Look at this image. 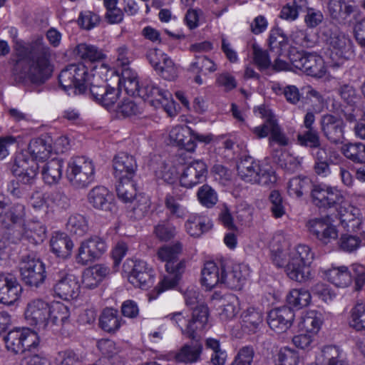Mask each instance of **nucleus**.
<instances>
[{
  "label": "nucleus",
  "instance_id": "f257e3e1",
  "mask_svg": "<svg viewBox=\"0 0 365 365\" xmlns=\"http://www.w3.org/2000/svg\"><path fill=\"white\" fill-rule=\"evenodd\" d=\"M98 78L102 81H114L119 88H124L130 96H138L145 101H148L155 108L162 107L169 116L177 114L175 101L170 91L158 86L150 80L146 79L140 83L137 73L125 68L120 71L110 69L108 64H101L96 67Z\"/></svg>",
  "mask_w": 365,
  "mask_h": 365
},
{
  "label": "nucleus",
  "instance_id": "f03ea898",
  "mask_svg": "<svg viewBox=\"0 0 365 365\" xmlns=\"http://www.w3.org/2000/svg\"><path fill=\"white\" fill-rule=\"evenodd\" d=\"M287 241L282 232L276 233L271 242V258L273 263L282 267L286 275L292 281L306 283L313 277L311 265L314 259L312 248L304 244L286 249Z\"/></svg>",
  "mask_w": 365,
  "mask_h": 365
},
{
  "label": "nucleus",
  "instance_id": "7ed1b4c3",
  "mask_svg": "<svg viewBox=\"0 0 365 365\" xmlns=\"http://www.w3.org/2000/svg\"><path fill=\"white\" fill-rule=\"evenodd\" d=\"M13 47L19 58L13 70L16 78L21 80L29 79L35 83H42L51 76L53 72L51 63V51L42 38H38L31 44V49L38 53L32 57L29 65L26 66H23L22 60L28 56L29 47L18 38L14 39Z\"/></svg>",
  "mask_w": 365,
  "mask_h": 365
},
{
  "label": "nucleus",
  "instance_id": "20e7f679",
  "mask_svg": "<svg viewBox=\"0 0 365 365\" xmlns=\"http://www.w3.org/2000/svg\"><path fill=\"white\" fill-rule=\"evenodd\" d=\"M185 304L192 309L175 312L165 317L171 324L178 328L182 334L188 338L195 339L207 325L208 321V309L200 302L199 292L194 287H188L184 292Z\"/></svg>",
  "mask_w": 365,
  "mask_h": 365
},
{
  "label": "nucleus",
  "instance_id": "39448f33",
  "mask_svg": "<svg viewBox=\"0 0 365 365\" xmlns=\"http://www.w3.org/2000/svg\"><path fill=\"white\" fill-rule=\"evenodd\" d=\"M312 197L319 207L336 206L340 222L348 231H356L361 222L360 210L343 200L341 192L336 187L326 184L314 185L312 190Z\"/></svg>",
  "mask_w": 365,
  "mask_h": 365
},
{
  "label": "nucleus",
  "instance_id": "423d86ee",
  "mask_svg": "<svg viewBox=\"0 0 365 365\" xmlns=\"http://www.w3.org/2000/svg\"><path fill=\"white\" fill-rule=\"evenodd\" d=\"M60 86L68 96H75L85 93L88 88L102 81L98 78V73L92 71L83 63H73L64 68L58 75Z\"/></svg>",
  "mask_w": 365,
  "mask_h": 365
},
{
  "label": "nucleus",
  "instance_id": "0eeeda50",
  "mask_svg": "<svg viewBox=\"0 0 365 365\" xmlns=\"http://www.w3.org/2000/svg\"><path fill=\"white\" fill-rule=\"evenodd\" d=\"M320 34L329 47V66L334 69L339 68L349 57L351 41L348 35L331 24L322 27Z\"/></svg>",
  "mask_w": 365,
  "mask_h": 365
},
{
  "label": "nucleus",
  "instance_id": "6e6552de",
  "mask_svg": "<svg viewBox=\"0 0 365 365\" xmlns=\"http://www.w3.org/2000/svg\"><path fill=\"white\" fill-rule=\"evenodd\" d=\"M95 173V165L91 159L85 156H76L68 162L66 176L73 187L82 189L94 181Z\"/></svg>",
  "mask_w": 365,
  "mask_h": 365
},
{
  "label": "nucleus",
  "instance_id": "1a4fd4ad",
  "mask_svg": "<svg viewBox=\"0 0 365 365\" xmlns=\"http://www.w3.org/2000/svg\"><path fill=\"white\" fill-rule=\"evenodd\" d=\"M237 171L243 180L250 183L268 185L277 180L270 165L255 160L252 158L242 160L237 165Z\"/></svg>",
  "mask_w": 365,
  "mask_h": 365
},
{
  "label": "nucleus",
  "instance_id": "9d476101",
  "mask_svg": "<svg viewBox=\"0 0 365 365\" xmlns=\"http://www.w3.org/2000/svg\"><path fill=\"white\" fill-rule=\"evenodd\" d=\"M289 59L294 68L308 76L321 78L327 73L324 60L317 53L297 52L291 53Z\"/></svg>",
  "mask_w": 365,
  "mask_h": 365
},
{
  "label": "nucleus",
  "instance_id": "9b49d317",
  "mask_svg": "<svg viewBox=\"0 0 365 365\" xmlns=\"http://www.w3.org/2000/svg\"><path fill=\"white\" fill-rule=\"evenodd\" d=\"M123 269L128 282L135 287L146 289L153 283V269L143 260L127 259Z\"/></svg>",
  "mask_w": 365,
  "mask_h": 365
},
{
  "label": "nucleus",
  "instance_id": "f8f14e48",
  "mask_svg": "<svg viewBox=\"0 0 365 365\" xmlns=\"http://www.w3.org/2000/svg\"><path fill=\"white\" fill-rule=\"evenodd\" d=\"M19 271L23 282L31 287H39L46 278L44 263L41 259L31 256L22 258L19 264Z\"/></svg>",
  "mask_w": 365,
  "mask_h": 365
},
{
  "label": "nucleus",
  "instance_id": "ddd939ff",
  "mask_svg": "<svg viewBox=\"0 0 365 365\" xmlns=\"http://www.w3.org/2000/svg\"><path fill=\"white\" fill-rule=\"evenodd\" d=\"M307 227L309 233L321 245L331 247L338 242V229L329 217L311 220Z\"/></svg>",
  "mask_w": 365,
  "mask_h": 365
},
{
  "label": "nucleus",
  "instance_id": "4468645a",
  "mask_svg": "<svg viewBox=\"0 0 365 365\" xmlns=\"http://www.w3.org/2000/svg\"><path fill=\"white\" fill-rule=\"evenodd\" d=\"M107 250L106 242L98 237L93 236L82 240L75 256L78 264L83 265L98 259Z\"/></svg>",
  "mask_w": 365,
  "mask_h": 365
},
{
  "label": "nucleus",
  "instance_id": "2eb2a0df",
  "mask_svg": "<svg viewBox=\"0 0 365 365\" xmlns=\"http://www.w3.org/2000/svg\"><path fill=\"white\" fill-rule=\"evenodd\" d=\"M49 302L43 299H34L29 301L25 308L24 318L26 322L38 329L48 328Z\"/></svg>",
  "mask_w": 365,
  "mask_h": 365
},
{
  "label": "nucleus",
  "instance_id": "dca6fc26",
  "mask_svg": "<svg viewBox=\"0 0 365 365\" xmlns=\"http://www.w3.org/2000/svg\"><path fill=\"white\" fill-rule=\"evenodd\" d=\"M38 168V163L26 158V153H19L16 155L12 171L20 182L31 185L36 180Z\"/></svg>",
  "mask_w": 365,
  "mask_h": 365
},
{
  "label": "nucleus",
  "instance_id": "f3484780",
  "mask_svg": "<svg viewBox=\"0 0 365 365\" xmlns=\"http://www.w3.org/2000/svg\"><path fill=\"white\" fill-rule=\"evenodd\" d=\"M88 203L96 210L113 216L117 211L113 195L103 186L92 188L87 196Z\"/></svg>",
  "mask_w": 365,
  "mask_h": 365
},
{
  "label": "nucleus",
  "instance_id": "a211bd4d",
  "mask_svg": "<svg viewBox=\"0 0 365 365\" xmlns=\"http://www.w3.org/2000/svg\"><path fill=\"white\" fill-rule=\"evenodd\" d=\"M192 130L186 125H175L168 128L163 133V138L167 144L179 146L187 151L193 152L196 144L193 143L190 136Z\"/></svg>",
  "mask_w": 365,
  "mask_h": 365
},
{
  "label": "nucleus",
  "instance_id": "6ab92c4d",
  "mask_svg": "<svg viewBox=\"0 0 365 365\" xmlns=\"http://www.w3.org/2000/svg\"><path fill=\"white\" fill-rule=\"evenodd\" d=\"M79 282L74 274L61 272L53 287V294L63 300H71L78 297Z\"/></svg>",
  "mask_w": 365,
  "mask_h": 365
},
{
  "label": "nucleus",
  "instance_id": "aec40b11",
  "mask_svg": "<svg viewBox=\"0 0 365 365\" xmlns=\"http://www.w3.org/2000/svg\"><path fill=\"white\" fill-rule=\"evenodd\" d=\"M22 287L16 277L9 273L0 274V303L13 304L20 299Z\"/></svg>",
  "mask_w": 365,
  "mask_h": 365
},
{
  "label": "nucleus",
  "instance_id": "412c9836",
  "mask_svg": "<svg viewBox=\"0 0 365 365\" xmlns=\"http://www.w3.org/2000/svg\"><path fill=\"white\" fill-rule=\"evenodd\" d=\"M102 81H98L91 88V94L94 100L107 110L114 111L117 106L115 103L119 98L120 91L110 84L101 85Z\"/></svg>",
  "mask_w": 365,
  "mask_h": 365
},
{
  "label": "nucleus",
  "instance_id": "4be33fe9",
  "mask_svg": "<svg viewBox=\"0 0 365 365\" xmlns=\"http://www.w3.org/2000/svg\"><path fill=\"white\" fill-rule=\"evenodd\" d=\"M294 313L290 308L282 307L271 310L268 314L267 322L269 327L277 333H284L292 326Z\"/></svg>",
  "mask_w": 365,
  "mask_h": 365
},
{
  "label": "nucleus",
  "instance_id": "5701e85b",
  "mask_svg": "<svg viewBox=\"0 0 365 365\" xmlns=\"http://www.w3.org/2000/svg\"><path fill=\"white\" fill-rule=\"evenodd\" d=\"M26 216L25 206L22 204H14L6 207V204L0 200V223L4 227L18 225L23 227Z\"/></svg>",
  "mask_w": 365,
  "mask_h": 365
},
{
  "label": "nucleus",
  "instance_id": "b1692460",
  "mask_svg": "<svg viewBox=\"0 0 365 365\" xmlns=\"http://www.w3.org/2000/svg\"><path fill=\"white\" fill-rule=\"evenodd\" d=\"M324 315L317 310H308L298 319L297 327L299 332H306L317 336L324 324Z\"/></svg>",
  "mask_w": 365,
  "mask_h": 365
},
{
  "label": "nucleus",
  "instance_id": "393cba45",
  "mask_svg": "<svg viewBox=\"0 0 365 365\" xmlns=\"http://www.w3.org/2000/svg\"><path fill=\"white\" fill-rule=\"evenodd\" d=\"M207 174V166L203 161L192 162L183 170L180 178L182 186L192 187L205 180Z\"/></svg>",
  "mask_w": 365,
  "mask_h": 365
},
{
  "label": "nucleus",
  "instance_id": "a878e982",
  "mask_svg": "<svg viewBox=\"0 0 365 365\" xmlns=\"http://www.w3.org/2000/svg\"><path fill=\"white\" fill-rule=\"evenodd\" d=\"M51 140L48 138H35L30 141L28 148L21 153H26V158L34 162L44 163L51 153Z\"/></svg>",
  "mask_w": 365,
  "mask_h": 365
},
{
  "label": "nucleus",
  "instance_id": "bb28decb",
  "mask_svg": "<svg viewBox=\"0 0 365 365\" xmlns=\"http://www.w3.org/2000/svg\"><path fill=\"white\" fill-rule=\"evenodd\" d=\"M113 167L116 178H133L137 169V163L133 156L126 153H120L115 156Z\"/></svg>",
  "mask_w": 365,
  "mask_h": 365
},
{
  "label": "nucleus",
  "instance_id": "cd10ccee",
  "mask_svg": "<svg viewBox=\"0 0 365 365\" xmlns=\"http://www.w3.org/2000/svg\"><path fill=\"white\" fill-rule=\"evenodd\" d=\"M250 274L247 264H235L229 271L224 270V284L230 289H241L246 283Z\"/></svg>",
  "mask_w": 365,
  "mask_h": 365
},
{
  "label": "nucleus",
  "instance_id": "c85d7f7f",
  "mask_svg": "<svg viewBox=\"0 0 365 365\" xmlns=\"http://www.w3.org/2000/svg\"><path fill=\"white\" fill-rule=\"evenodd\" d=\"M321 127L324 135L329 140L338 143L343 139L344 125L341 118L325 115L322 118Z\"/></svg>",
  "mask_w": 365,
  "mask_h": 365
},
{
  "label": "nucleus",
  "instance_id": "c756f323",
  "mask_svg": "<svg viewBox=\"0 0 365 365\" xmlns=\"http://www.w3.org/2000/svg\"><path fill=\"white\" fill-rule=\"evenodd\" d=\"M323 278L336 287L344 288L349 286L352 282L351 273L346 266L331 267L320 269Z\"/></svg>",
  "mask_w": 365,
  "mask_h": 365
},
{
  "label": "nucleus",
  "instance_id": "7c9ffc66",
  "mask_svg": "<svg viewBox=\"0 0 365 365\" xmlns=\"http://www.w3.org/2000/svg\"><path fill=\"white\" fill-rule=\"evenodd\" d=\"M150 169L158 180L167 183H173L178 176L177 168L171 164H167L160 157H155L151 160Z\"/></svg>",
  "mask_w": 365,
  "mask_h": 365
},
{
  "label": "nucleus",
  "instance_id": "2f4dec72",
  "mask_svg": "<svg viewBox=\"0 0 365 365\" xmlns=\"http://www.w3.org/2000/svg\"><path fill=\"white\" fill-rule=\"evenodd\" d=\"M224 269L218 267L214 262H207L202 270L201 284L206 289L210 290L220 284H224Z\"/></svg>",
  "mask_w": 365,
  "mask_h": 365
},
{
  "label": "nucleus",
  "instance_id": "473e14b6",
  "mask_svg": "<svg viewBox=\"0 0 365 365\" xmlns=\"http://www.w3.org/2000/svg\"><path fill=\"white\" fill-rule=\"evenodd\" d=\"M59 197L60 195L57 193H43L36 191L31 196L29 204L36 211L53 212L54 207L58 205L56 200Z\"/></svg>",
  "mask_w": 365,
  "mask_h": 365
},
{
  "label": "nucleus",
  "instance_id": "72a5a7b5",
  "mask_svg": "<svg viewBox=\"0 0 365 365\" xmlns=\"http://www.w3.org/2000/svg\"><path fill=\"white\" fill-rule=\"evenodd\" d=\"M50 246L57 257L66 259L71 255L73 243L66 233L56 232L50 240Z\"/></svg>",
  "mask_w": 365,
  "mask_h": 365
},
{
  "label": "nucleus",
  "instance_id": "f704fd0d",
  "mask_svg": "<svg viewBox=\"0 0 365 365\" xmlns=\"http://www.w3.org/2000/svg\"><path fill=\"white\" fill-rule=\"evenodd\" d=\"M182 246L180 243H175L173 245H164L160 247L157 252L158 259L165 263L166 272H170L174 268H177V264L180 262H185L179 260L178 256L181 253Z\"/></svg>",
  "mask_w": 365,
  "mask_h": 365
},
{
  "label": "nucleus",
  "instance_id": "c9c22d12",
  "mask_svg": "<svg viewBox=\"0 0 365 365\" xmlns=\"http://www.w3.org/2000/svg\"><path fill=\"white\" fill-rule=\"evenodd\" d=\"M256 115L263 118L262 125L254 127L251 129L252 133L258 138H264L271 133L272 124H275L277 120L271 110L264 106H260L255 109Z\"/></svg>",
  "mask_w": 365,
  "mask_h": 365
},
{
  "label": "nucleus",
  "instance_id": "e433bc0d",
  "mask_svg": "<svg viewBox=\"0 0 365 365\" xmlns=\"http://www.w3.org/2000/svg\"><path fill=\"white\" fill-rule=\"evenodd\" d=\"M315 360L320 365H344V353L336 346H323Z\"/></svg>",
  "mask_w": 365,
  "mask_h": 365
},
{
  "label": "nucleus",
  "instance_id": "4c0bfd02",
  "mask_svg": "<svg viewBox=\"0 0 365 365\" xmlns=\"http://www.w3.org/2000/svg\"><path fill=\"white\" fill-rule=\"evenodd\" d=\"M76 53L80 58L90 61L87 66L92 71L97 73L96 67L101 64H105L99 62L101 59L104 58L103 53L94 46L81 43L76 47Z\"/></svg>",
  "mask_w": 365,
  "mask_h": 365
},
{
  "label": "nucleus",
  "instance_id": "58836bf2",
  "mask_svg": "<svg viewBox=\"0 0 365 365\" xmlns=\"http://www.w3.org/2000/svg\"><path fill=\"white\" fill-rule=\"evenodd\" d=\"M212 227L209 219L198 214H191L185 223L186 232L192 237H198Z\"/></svg>",
  "mask_w": 365,
  "mask_h": 365
},
{
  "label": "nucleus",
  "instance_id": "ea45409f",
  "mask_svg": "<svg viewBox=\"0 0 365 365\" xmlns=\"http://www.w3.org/2000/svg\"><path fill=\"white\" fill-rule=\"evenodd\" d=\"M109 268L103 264H96L86 269L83 274V284L88 289L96 287L108 274Z\"/></svg>",
  "mask_w": 365,
  "mask_h": 365
},
{
  "label": "nucleus",
  "instance_id": "a19ab883",
  "mask_svg": "<svg viewBox=\"0 0 365 365\" xmlns=\"http://www.w3.org/2000/svg\"><path fill=\"white\" fill-rule=\"evenodd\" d=\"M63 161L59 158H53L41 166V175L43 181L48 185L59 182L62 176Z\"/></svg>",
  "mask_w": 365,
  "mask_h": 365
},
{
  "label": "nucleus",
  "instance_id": "79ce46f5",
  "mask_svg": "<svg viewBox=\"0 0 365 365\" xmlns=\"http://www.w3.org/2000/svg\"><path fill=\"white\" fill-rule=\"evenodd\" d=\"M22 237L31 243H41L46 236V230L43 225L38 221H29L23 224Z\"/></svg>",
  "mask_w": 365,
  "mask_h": 365
},
{
  "label": "nucleus",
  "instance_id": "37998d69",
  "mask_svg": "<svg viewBox=\"0 0 365 365\" xmlns=\"http://www.w3.org/2000/svg\"><path fill=\"white\" fill-rule=\"evenodd\" d=\"M48 327L66 323L71 315L68 307L60 302H49Z\"/></svg>",
  "mask_w": 365,
  "mask_h": 365
},
{
  "label": "nucleus",
  "instance_id": "c03bdc74",
  "mask_svg": "<svg viewBox=\"0 0 365 365\" xmlns=\"http://www.w3.org/2000/svg\"><path fill=\"white\" fill-rule=\"evenodd\" d=\"M360 225H361V223ZM360 227L361 225H359V228L354 232L348 231L344 228L349 233L341 235L336 245H339L340 248L344 251L349 252L354 251L359 248L360 245L365 246V232H361L359 235H353L357 233L360 230Z\"/></svg>",
  "mask_w": 365,
  "mask_h": 365
},
{
  "label": "nucleus",
  "instance_id": "a18cd8bd",
  "mask_svg": "<svg viewBox=\"0 0 365 365\" xmlns=\"http://www.w3.org/2000/svg\"><path fill=\"white\" fill-rule=\"evenodd\" d=\"M185 267V263L180 262L177 264V268H174L170 272H166V274L162 277L156 287L158 294H159L177 286L181 279Z\"/></svg>",
  "mask_w": 365,
  "mask_h": 365
},
{
  "label": "nucleus",
  "instance_id": "49530a36",
  "mask_svg": "<svg viewBox=\"0 0 365 365\" xmlns=\"http://www.w3.org/2000/svg\"><path fill=\"white\" fill-rule=\"evenodd\" d=\"M202 351V346L200 343L184 345L174 355V359L177 362L192 364L197 362Z\"/></svg>",
  "mask_w": 365,
  "mask_h": 365
},
{
  "label": "nucleus",
  "instance_id": "de8ad7c7",
  "mask_svg": "<svg viewBox=\"0 0 365 365\" xmlns=\"http://www.w3.org/2000/svg\"><path fill=\"white\" fill-rule=\"evenodd\" d=\"M123 321L118 315V311L113 309H105L102 312L99 324L104 331L113 333L118 331L121 327Z\"/></svg>",
  "mask_w": 365,
  "mask_h": 365
},
{
  "label": "nucleus",
  "instance_id": "09e8293b",
  "mask_svg": "<svg viewBox=\"0 0 365 365\" xmlns=\"http://www.w3.org/2000/svg\"><path fill=\"white\" fill-rule=\"evenodd\" d=\"M288 304L293 308L300 309L309 306L312 302L311 292L305 288L291 289L287 295Z\"/></svg>",
  "mask_w": 365,
  "mask_h": 365
},
{
  "label": "nucleus",
  "instance_id": "8fccbe9b",
  "mask_svg": "<svg viewBox=\"0 0 365 365\" xmlns=\"http://www.w3.org/2000/svg\"><path fill=\"white\" fill-rule=\"evenodd\" d=\"M347 324L351 329L357 331L365 330V304L356 303L350 309Z\"/></svg>",
  "mask_w": 365,
  "mask_h": 365
},
{
  "label": "nucleus",
  "instance_id": "3c124183",
  "mask_svg": "<svg viewBox=\"0 0 365 365\" xmlns=\"http://www.w3.org/2000/svg\"><path fill=\"white\" fill-rule=\"evenodd\" d=\"M25 328H16L7 334L5 343L9 351L14 354L24 352Z\"/></svg>",
  "mask_w": 365,
  "mask_h": 365
},
{
  "label": "nucleus",
  "instance_id": "603ef678",
  "mask_svg": "<svg viewBox=\"0 0 365 365\" xmlns=\"http://www.w3.org/2000/svg\"><path fill=\"white\" fill-rule=\"evenodd\" d=\"M116 192L119 200L123 202H131L137 197L136 184L133 178L118 179Z\"/></svg>",
  "mask_w": 365,
  "mask_h": 365
},
{
  "label": "nucleus",
  "instance_id": "864d4df0",
  "mask_svg": "<svg viewBox=\"0 0 365 365\" xmlns=\"http://www.w3.org/2000/svg\"><path fill=\"white\" fill-rule=\"evenodd\" d=\"M274 365H299L300 355L294 349L281 347L274 356Z\"/></svg>",
  "mask_w": 365,
  "mask_h": 365
},
{
  "label": "nucleus",
  "instance_id": "5fc2aeb1",
  "mask_svg": "<svg viewBox=\"0 0 365 365\" xmlns=\"http://www.w3.org/2000/svg\"><path fill=\"white\" fill-rule=\"evenodd\" d=\"M312 181L309 178L298 176L289 180L287 192L294 197H300L310 189Z\"/></svg>",
  "mask_w": 365,
  "mask_h": 365
},
{
  "label": "nucleus",
  "instance_id": "6e6d98bb",
  "mask_svg": "<svg viewBox=\"0 0 365 365\" xmlns=\"http://www.w3.org/2000/svg\"><path fill=\"white\" fill-rule=\"evenodd\" d=\"M240 309L239 299L233 294L225 298V302L220 316L222 320L228 321L234 319Z\"/></svg>",
  "mask_w": 365,
  "mask_h": 365
},
{
  "label": "nucleus",
  "instance_id": "4d7b16f0",
  "mask_svg": "<svg viewBox=\"0 0 365 365\" xmlns=\"http://www.w3.org/2000/svg\"><path fill=\"white\" fill-rule=\"evenodd\" d=\"M66 227L70 232L82 236L88 230V222L83 215L73 214L69 217Z\"/></svg>",
  "mask_w": 365,
  "mask_h": 365
},
{
  "label": "nucleus",
  "instance_id": "13d9d810",
  "mask_svg": "<svg viewBox=\"0 0 365 365\" xmlns=\"http://www.w3.org/2000/svg\"><path fill=\"white\" fill-rule=\"evenodd\" d=\"M307 6V0H293L284 6L280 12V17L289 21L296 20L299 12Z\"/></svg>",
  "mask_w": 365,
  "mask_h": 365
},
{
  "label": "nucleus",
  "instance_id": "bf43d9fd",
  "mask_svg": "<svg viewBox=\"0 0 365 365\" xmlns=\"http://www.w3.org/2000/svg\"><path fill=\"white\" fill-rule=\"evenodd\" d=\"M242 326L247 328L250 331H255L262 322L261 312L253 307L248 308L242 314Z\"/></svg>",
  "mask_w": 365,
  "mask_h": 365
},
{
  "label": "nucleus",
  "instance_id": "052dcab7",
  "mask_svg": "<svg viewBox=\"0 0 365 365\" xmlns=\"http://www.w3.org/2000/svg\"><path fill=\"white\" fill-rule=\"evenodd\" d=\"M165 205L170 215L175 218H184L188 211L182 205L178 200L171 194H167L165 198Z\"/></svg>",
  "mask_w": 365,
  "mask_h": 365
},
{
  "label": "nucleus",
  "instance_id": "680f3d73",
  "mask_svg": "<svg viewBox=\"0 0 365 365\" xmlns=\"http://www.w3.org/2000/svg\"><path fill=\"white\" fill-rule=\"evenodd\" d=\"M206 346L210 349L213 353L211 355V361L214 365H224L227 360V353L221 349L218 340L209 338L206 341Z\"/></svg>",
  "mask_w": 365,
  "mask_h": 365
},
{
  "label": "nucleus",
  "instance_id": "e2e57ef3",
  "mask_svg": "<svg viewBox=\"0 0 365 365\" xmlns=\"http://www.w3.org/2000/svg\"><path fill=\"white\" fill-rule=\"evenodd\" d=\"M83 360V356L78 354L73 350L59 351L53 357L55 365H76Z\"/></svg>",
  "mask_w": 365,
  "mask_h": 365
},
{
  "label": "nucleus",
  "instance_id": "0e129e2a",
  "mask_svg": "<svg viewBox=\"0 0 365 365\" xmlns=\"http://www.w3.org/2000/svg\"><path fill=\"white\" fill-rule=\"evenodd\" d=\"M197 199L202 206L207 208L213 207L218 200L217 192L207 185L198 189Z\"/></svg>",
  "mask_w": 365,
  "mask_h": 365
},
{
  "label": "nucleus",
  "instance_id": "69168bd1",
  "mask_svg": "<svg viewBox=\"0 0 365 365\" xmlns=\"http://www.w3.org/2000/svg\"><path fill=\"white\" fill-rule=\"evenodd\" d=\"M96 346L104 357L108 359H117L118 358V355L120 352V349L117 346L115 341L103 339L98 341Z\"/></svg>",
  "mask_w": 365,
  "mask_h": 365
},
{
  "label": "nucleus",
  "instance_id": "338daca9",
  "mask_svg": "<svg viewBox=\"0 0 365 365\" xmlns=\"http://www.w3.org/2000/svg\"><path fill=\"white\" fill-rule=\"evenodd\" d=\"M130 61L128 47L125 45H121L116 48L115 59L113 62V68H109L120 72V71H121L123 69L130 68L129 64Z\"/></svg>",
  "mask_w": 365,
  "mask_h": 365
},
{
  "label": "nucleus",
  "instance_id": "774afa93",
  "mask_svg": "<svg viewBox=\"0 0 365 365\" xmlns=\"http://www.w3.org/2000/svg\"><path fill=\"white\" fill-rule=\"evenodd\" d=\"M315 337L312 334L306 332H299L292 337V342L298 349L309 351L314 346Z\"/></svg>",
  "mask_w": 365,
  "mask_h": 365
}]
</instances>
